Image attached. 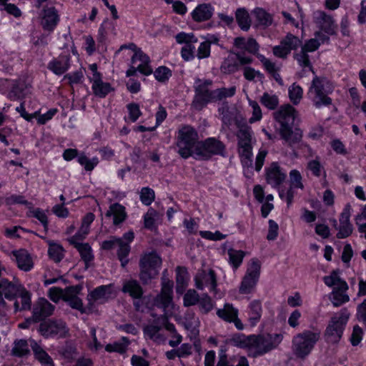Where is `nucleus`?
<instances>
[{
    "instance_id": "f257e3e1",
    "label": "nucleus",
    "mask_w": 366,
    "mask_h": 366,
    "mask_svg": "<svg viewBox=\"0 0 366 366\" xmlns=\"http://www.w3.org/2000/svg\"><path fill=\"white\" fill-rule=\"evenodd\" d=\"M213 81L211 79L197 78L194 81V97L192 103V107L200 111L210 102H216L223 99L231 97L236 92L235 86L212 89Z\"/></svg>"
},
{
    "instance_id": "f03ea898",
    "label": "nucleus",
    "mask_w": 366,
    "mask_h": 366,
    "mask_svg": "<svg viewBox=\"0 0 366 366\" xmlns=\"http://www.w3.org/2000/svg\"><path fill=\"white\" fill-rule=\"evenodd\" d=\"M296 113L295 109L290 104L282 106L274 113V119L280 124V136L290 147L300 143L302 138V130L294 127Z\"/></svg>"
},
{
    "instance_id": "7ed1b4c3",
    "label": "nucleus",
    "mask_w": 366,
    "mask_h": 366,
    "mask_svg": "<svg viewBox=\"0 0 366 366\" xmlns=\"http://www.w3.org/2000/svg\"><path fill=\"white\" fill-rule=\"evenodd\" d=\"M281 334H262L259 335L243 336L239 345L248 347L254 352V356L262 355L276 348L282 340Z\"/></svg>"
},
{
    "instance_id": "20e7f679",
    "label": "nucleus",
    "mask_w": 366,
    "mask_h": 366,
    "mask_svg": "<svg viewBox=\"0 0 366 366\" xmlns=\"http://www.w3.org/2000/svg\"><path fill=\"white\" fill-rule=\"evenodd\" d=\"M237 132L238 153L242 163L245 167L252 165V128L246 124H237Z\"/></svg>"
},
{
    "instance_id": "39448f33",
    "label": "nucleus",
    "mask_w": 366,
    "mask_h": 366,
    "mask_svg": "<svg viewBox=\"0 0 366 366\" xmlns=\"http://www.w3.org/2000/svg\"><path fill=\"white\" fill-rule=\"evenodd\" d=\"M323 281L327 286L334 287L329 297L334 307H340L350 301V297L347 294L348 285L340 278L337 271L333 270L330 275L324 277Z\"/></svg>"
},
{
    "instance_id": "423d86ee",
    "label": "nucleus",
    "mask_w": 366,
    "mask_h": 366,
    "mask_svg": "<svg viewBox=\"0 0 366 366\" xmlns=\"http://www.w3.org/2000/svg\"><path fill=\"white\" fill-rule=\"evenodd\" d=\"M333 87L325 77L315 76L312 79L308 94L311 95L316 107L332 104V99L328 97Z\"/></svg>"
},
{
    "instance_id": "0eeeda50",
    "label": "nucleus",
    "mask_w": 366,
    "mask_h": 366,
    "mask_svg": "<svg viewBox=\"0 0 366 366\" xmlns=\"http://www.w3.org/2000/svg\"><path fill=\"white\" fill-rule=\"evenodd\" d=\"M350 316V312L345 307L331 317L324 334L327 342L330 344L339 342Z\"/></svg>"
},
{
    "instance_id": "6e6552de",
    "label": "nucleus",
    "mask_w": 366,
    "mask_h": 366,
    "mask_svg": "<svg viewBox=\"0 0 366 366\" xmlns=\"http://www.w3.org/2000/svg\"><path fill=\"white\" fill-rule=\"evenodd\" d=\"M320 331L305 330L297 334L292 340L294 354L300 358H305L313 349L316 342L320 340Z\"/></svg>"
},
{
    "instance_id": "1a4fd4ad",
    "label": "nucleus",
    "mask_w": 366,
    "mask_h": 366,
    "mask_svg": "<svg viewBox=\"0 0 366 366\" xmlns=\"http://www.w3.org/2000/svg\"><path fill=\"white\" fill-rule=\"evenodd\" d=\"M198 142L197 131L189 125L183 126L178 132V152L183 158L193 156L194 148Z\"/></svg>"
},
{
    "instance_id": "9d476101",
    "label": "nucleus",
    "mask_w": 366,
    "mask_h": 366,
    "mask_svg": "<svg viewBox=\"0 0 366 366\" xmlns=\"http://www.w3.org/2000/svg\"><path fill=\"white\" fill-rule=\"evenodd\" d=\"M224 144L215 138H208L197 144L193 156L196 159H209L213 155L222 154Z\"/></svg>"
},
{
    "instance_id": "9b49d317",
    "label": "nucleus",
    "mask_w": 366,
    "mask_h": 366,
    "mask_svg": "<svg viewBox=\"0 0 366 366\" xmlns=\"http://www.w3.org/2000/svg\"><path fill=\"white\" fill-rule=\"evenodd\" d=\"M252 61L253 59L247 56L244 51H231L222 63L220 70L224 74H232L239 69L240 65L250 64Z\"/></svg>"
},
{
    "instance_id": "f8f14e48",
    "label": "nucleus",
    "mask_w": 366,
    "mask_h": 366,
    "mask_svg": "<svg viewBox=\"0 0 366 366\" xmlns=\"http://www.w3.org/2000/svg\"><path fill=\"white\" fill-rule=\"evenodd\" d=\"M261 263L256 259H252L247 272L242 281L239 292L242 294H249L256 285L260 274Z\"/></svg>"
},
{
    "instance_id": "ddd939ff",
    "label": "nucleus",
    "mask_w": 366,
    "mask_h": 366,
    "mask_svg": "<svg viewBox=\"0 0 366 366\" xmlns=\"http://www.w3.org/2000/svg\"><path fill=\"white\" fill-rule=\"evenodd\" d=\"M38 330L45 337L54 335L64 337L68 332L66 323L61 320L44 321L40 323Z\"/></svg>"
},
{
    "instance_id": "4468645a",
    "label": "nucleus",
    "mask_w": 366,
    "mask_h": 366,
    "mask_svg": "<svg viewBox=\"0 0 366 366\" xmlns=\"http://www.w3.org/2000/svg\"><path fill=\"white\" fill-rule=\"evenodd\" d=\"M54 308V306L45 298H39L33 306L31 315L33 322H39L51 316Z\"/></svg>"
},
{
    "instance_id": "2eb2a0df",
    "label": "nucleus",
    "mask_w": 366,
    "mask_h": 366,
    "mask_svg": "<svg viewBox=\"0 0 366 366\" xmlns=\"http://www.w3.org/2000/svg\"><path fill=\"white\" fill-rule=\"evenodd\" d=\"M112 295V285L97 287L87 295L88 307L92 308L95 304H104L111 298Z\"/></svg>"
},
{
    "instance_id": "dca6fc26",
    "label": "nucleus",
    "mask_w": 366,
    "mask_h": 366,
    "mask_svg": "<svg viewBox=\"0 0 366 366\" xmlns=\"http://www.w3.org/2000/svg\"><path fill=\"white\" fill-rule=\"evenodd\" d=\"M82 289L81 285L70 286L64 290L63 300L66 302L70 307L79 310L81 313L86 312L83 307L81 300L78 297L79 293Z\"/></svg>"
},
{
    "instance_id": "f3484780",
    "label": "nucleus",
    "mask_w": 366,
    "mask_h": 366,
    "mask_svg": "<svg viewBox=\"0 0 366 366\" xmlns=\"http://www.w3.org/2000/svg\"><path fill=\"white\" fill-rule=\"evenodd\" d=\"M350 206L347 205L340 214L339 219V225L336 230L338 232L336 237L338 239H345L350 237L353 232V226L350 222Z\"/></svg>"
},
{
    "instance_id": "a211bd4d",
    "label": "nucleus",
    "mask_w": 366,
    "mask_h": 366,
    "mask_svg": "<svg viewBox=\"0 0 366 366\" xmlns=\"http://www.w3.org/2000/svg\"><path fill=\"white\" fill-rule=\"evenodd\" d=\"M313 20L317 26L325 33L333 35L335 34L336 25L332 17L325 11H316L313 13Z\"/></svg>"
},
{
    "instance_id": "6ab92c4d",
    "label": "nucleus",
    "mask_w": 366,
    "mask_h": 366,
    "mask_svg": "<svg viewBox=\"0 0 366 366\" xmlns=\"http://www.w3.org/2000/svg\"><path fill=\"white\" fill-rule=\"evenodd\" d=\"M21 286L20 284L14 283L6 279H1L0 280V305L6 306L4 297L9 300L15 299Z\"/></svg>"
},
{
    "instance_id": "aec40b11",
    "label": "nucleus",
    "mask_w": 366,
    "mask_h": 366,
    "mask_svg": "<svg viewBox=\"0 0 366 366\" xmlns=\"http://www.w3.org/2000/svg\"><path fill=\"white\" fill-rule=\"evenodd\" d=\"M195 285L199 290H203L205 287H207L210 291H214L217 287L214 272L212 269H210L208 272L204 270L199 272L195 277Z\"/></svg>"
},
{
    "instance_id": "412c9836",
    "label": "nucleus",
    "mask_w": 366,
    "mask_h": 366,
    "mask_svg": "<svg viewBox=\"0 0 366 366\" xmlns=\"http://www.w3.org/2000/svg\"><path fill=\"white\" fill-rule=\"evenodd\" d=\"M41 25L44 30L52 31L57 25L59 18L54 7H45L41 14Z\"/></svg>"
},
{
    "instance_id": "4be33fe9",
    "label": "nucleus",
    "mask_w": 366,
    "mask_h": 366,
    "mask_svg": "<svg viewBox=\"0 0 366 366\" xmlns=\"http://www.w3.org/2000/svg\"><path fill=\"white\" fill-rule=\"evenodd\" d=\"M30 347L35 360H37L41 366H54L52 358L39 342L34 340H30Z\"/></svg>"
},
{
    "instance_id": "5701e85b",
    "label": "nucleus",
    "mask_w": 366,
    "mask_h": 366,
    "mask_svg": "<svg viewBox=\"0 0 366 366\" xmlns=\"http://www.w3.org/2000/svg\"><path fill=\"white\" fill-rule=\"evenodd\" d=\"M286 174L281 171L277 163L273 162L268 168L266 179L274 187H279L285 179Z\"/></svg>"
},
{
    "instance_id": "b1692460",
    "label": "nucleus",
    "mask_w": 366,
    "mask_h": 366,
    "mask_svg": "<svg viewBox=\"0 0 366 366\" xmlns=\"http://www.w3.org/2000/svg\"><path fill=\"white\" fill-rule=\"evenodd\" d=\"M137 61H141L138 66V71L144 75H149L152 73V69L149 65V58L139 48H138L132 57V63L134 64Z\"/></svg>"
},
{
    "instance_id": "393cba45",
    "label": "nucleus",
    "mask_w": 366,
    "mask_h": 366,
    "mask_svg": "<svg viewBox=\"0 0 366 366\" xmlns=\"http://www.w3.org/2000/svg\"><path fill=\"white\" fill-rule=\"evenodd\" d=\"M213 11L210 4H201L194 9L192 16L194 21L197 22L207 21L212 16Z\"/></svg>"
},
{
    "instance_id": "a878e982",
    "label": "nucleus",
    "mask_w": 366,
    "mask_h": 366,
    "mask_svg": "<svg viewBox=\"0 0 366 366\" xmlns=\"http://www.w3.org/2000/svg\"><path fill=\"white\" fill-rule=\"evenodd\" d=\"M69 67V56H60L50 61L48 64V69L52 71L56 75L64 74Z\"/></svg>"
},
{
    "instance_id": "bb28decb",
    "label": "nucleus",
    "mask_w": 366,
    "mask_h": 366,
    "mask_svg": "<svg viewBox=\"0 0 366 366\" xmlns=\"http://www.w3.org/2000/svg\"><path fill=\"white\" fill-rule=\"evenodd\" d=\"M91 81L92 82V89L96 97L104 98L112 90L110 84L104 82L98 74H96L94 79Z\"/></svg>"
},
{
    "instance_id": "cd10ccee",
    "label": "nucleus",
    "mask_w": 366,
    "mask_h": 366,
    "mask_svg": "<svg viewBox=\"0 0 366 366\" xmlns=\"http://www.w3.org/2000/svg\"><path fill=\"white\" fill-rule=\"evenodd\" d=\"M105 215L107 217L114 216L113 223L114 225H118L123 222L127 217L124 207L119 203L111 204Z\"/></svg>"
},
{
    "instance_id": "c85d7f7f",
    "label": "nucleus",
    "mask_w": 366,
    "mask_h": 366,
    "mask_svg": "<svg viewBox=\"0 0 366 366\" xmlns=\"http://www.w3.org/2000/svg\"><path fill=\"white\" fill-rule=\"evenodd\" d=\"M122 291L124 293H128L134 299H141L144 294L142 286L135 280L125 281Z\"/></svg>"
},
{
    "instance_id": "c756f323",
    "label": "nucleus",
    "mask_w": 366,
    "mask_h": 366,
    "mask_svg": "<svg viewBox=\"0 0 366 366\" xmlns=\"http://www.w3.org/2000/svg\"><path fill=\"white\" fill-rule=\"evenodd\" d=\"M18 267L25 272L29 271L33 267V262L27 251L21 249L13 252Z\"/></svg>"
},
{
    "instance_id": "7c9ffc66",
    "label": "nucleus",
    "mask_w": 366,
    "mask_h": 366,
    "mask_svg": "<svg viewBox=\"0 0 366 366\" xmlns=\"http://www.w3.org/2000/svg\"><path fill=\"white\" fill-rule=\"evenodd\" d=\"M17 296L21 300V306L16 300L14 302L15 311L29 310L31 306V294L22 285L20 287Z\"/></svg>"
},
{
    "instance_id": "2f4dec72",
    "label": "nucleus",
    "mask_w": 366,
    "mask_h": 366,
    "mask_svg": "<svg viewBox=\"0 0 366 366\" xmlns=\"http://www.w3.org/2000/svg\"><path fill=\"white\" fill-rule=\"evenodd\" d=\"M94 219V214L92 212L87 213L82 220L81 226L79 232L71 237L70 242H74L76 239H84L86 235L89 233V225Z\"/></svg>"
},
{
    "instance_id": "473e14b6",
    "label": "nucleus",
    "mask_w": 366,
    "mask_h": 366,
    "mask_svg": "<svg viewBox=\"0 0 366 366\" xmlns=\"http://www.w3.org/2000/svg\"><path fill=\"white\" fill-rule=\"evenodd\" d=\"M157 323H161L162 326H164L167 330L172 333L173 338H177V340L169 341V345L171 347H175L181 343L182 340V335L177 332L174 325L172 323L168 322L167 317L162 316L157 319Z\"/></svg>"
},
{
    "instance_id": "72a5a7b5",
    "label": "nucleus",
    "mask_w": 366,
    "mask_h": 366,
    "mask_svg": "<svg viewBox=\"0 0 366 366\" xmlns=\"http://www.w3.org/2000/svg\"><path fill=\"white\" fill-rule=\"evenodd\" d=\"M154 325H147L144 327V332L146 336L157 343L164 342V337L159 333L162 328L161 323H157V320H154Z\"/></svg>"
},
{
    "instance_id": "f704fd0d",
    "label": "nucleus",
    "mask_w": 366,
    "mask_h": 366,
    "mask_svg": "<svg viewBox=\"0 0 366 366\" xmlns=\"http://www.w3.org/2000/svg\"><path fill=\"white\" fill-rule=\"evenodd\" d=\"M30 354L29 346L27 340L20 339L14 342L11 355L17 357H22Z\"/></svg>"
},
{
    "instance_id": "c9c22d12",
    "label": "nucleus",
    "mask_w": 366,
    "mask_h": 366,
    "mask_svg": "<svg viewBox=\"0 0 366 366\" xmlns=\"http://www.w3.org/2000/svg\"><path fill=\"white\" fill-rule=\"evenodd\" d=\"M79 239L75 240L74 242H70L74 244V247L78 249L80 253L81 259L85 262L86 268L89 267V262L94 259V256L92 253V248L88 243H79Z\"/></svg>"
},
{
    "instance_id": "e433bc0d",
    "label": "nucleus",
    "mask_w": 366,
    "mask_h": 366,
    "mask_svg": "<svg viewBox=\"0 0 366 366\" xmlns=\"http://www.w3.org/2000/svg\"><path fill=\"white\" fill-rule=\"evenodd\" d=\"M162 264L161 258L155 253H149L142 257L139 262V267L157 269Z\"/></svg>"
},
{
    "instance_id": "4c0bfd02",
    "label": "nucleus",
    "mask_w": 366,
    "mask_h": 366,
    "mask_svg": "<svg viewBox=\"0 0 366 366\" xmlns=\"http://www.w3.org/2000/svg\"><path fill=\"white\" fill-rule=\"evenodd\" d=\"M176 272V291L177 293L182 294L187 285L188 273L186 268L179 266L177 267Z\"/></svg>"
},
{
    "instance_id": "58836bf2",
    "label": "nucleus",
    "mask_w": 366,
    "mask_h": 366,
    "mask_svg": "<svg viewBox=\"0 0 366 366\" xmlns=\"http://www.w3.org/2000/svg\"><path fill=\"white\" fill-rule=\"evenodd\" d=\"M217 315L224 321L232 322L234 317H237L238 310L234 308L232 305L225 304L222 309H219L217 311Z\"/></svg>"
},
{
    "instance_id": "ea45409f",
    "label": "nucleus",
    "mask_w": 366,
    "mask_h": 366,
    "mask_svg": "<svg viewBox=\"0 0 366 366\" xmlns=\"http://www.w3.org/2000/svg\"><path fill=\"white\" fill-rule=\"evenodd\" d=\"M249 320L252 326H254L261 318L262 306L259 302L253 301L249 305Z\"/></svg>"
},
{
    "instance_id": "a19ab883",
    "label": "nucleus",
    "mask_w": 366,
    "mask_h": 366,
    "mask_svg": "<svg viewBox=\"0 0 366 366\" xmlns=\"http://www.w3.org/2000/svg\"><path fill=\"white\" fill-rule=\"evenodd\" d=\"M229 262L234 269H237L242 262L245 252L242 250H236L230 248L227 251Z\"/></svg>"
},
{
    "instance_id": "79ce46f5",
    "label": "nucleus",
    "mask_w": 366,
    "mask_h": 366,
    "mask_svg": "<svg viewBox=\"0 0 366 366\" xmlns=\"http://www.w3.org/2000/svg\"><path fill=\"white\" fill-rule=\"evenodd\" d=\"M237 21L242 30L247 31L251 25L249 14L244 9H239L236 11Z\"/></svg>"
},
{
    "instance_id": "37998d69",
    "label": "nucleus",
    "mask_w": 366,
    "mask_h": 366,
    "mask_svg": "<svg viewBox=\"0 0 366 366\" xmlns=\"http://www.w3.org/2000/svg\"><path fill=\"white\" fill-rule=\"evenodd\" d=\"M48 254L54 262H59L64 257V249L58 244L49 242Z\"/></svg>"
},
{
    "instance_id": "c03bdc74",
    "label": "nucleus",
    "mask_w": 366,
    "mask_h": 366,
    "mask_svg": "<svg viewBox=\"0 0 366 366\" xmlns=\"http://www.w3.org/2000/svg\"><path fill=\"white\" fill-rule=\"evenodd\" d=\"M117 246H119L117 255L121 262V265L125 267L129 262L127 257L130 252V246L128 242H125L122 239H120V242H119Z\"/></svg>"
},
{
    "instance_id": "a18cd8bd",
    "label": "nucleus",
    "mask_w": 366,
    "mask_h": 366,
    "mask_svg": "<svg viewBox=\"0 0 366 366\" xmlns=\"http://www.w3.org/2000/svg\"><path fill=\"white\" fill-rule=\"evenodd\" d=\"M260 103L270 110L275 109L279 104V99L277 95L264 92L261 97Z\"/></svg>"
},
{
    "instance_id": "49530a36",
    "label": "nucleus",
    "mask_w": 366,
    "mask_h": 366,
    "mask_svg": "<svg viewBox=\"0 0 366 366\" xmlns=\"http://www.w3.org/2000/svg\"><path fill=\"white\" fill-rule=\"evenodd\" d=\"M160 217L158 212L150 207L144 217V227L149 229L154 228L155 222Z\"/></svg>"
},
{
    "instance_id": "de8ad7c7",
    "label": "nucleus",
    "mask_w": 366,
    "mask_h": 366,
    "mask_svg": "<svg viewBox=\"0 0 366 366\" xmlns=\"http://www.w3.org/2000/svg\"><path fill=\"white\" fill-rule=\"evenodd\" d=\"M254 14L258 23L264 26H269L272 23V16L262 9L257 8L254 10Z\"/></svg>"
},
{
    "instance_id": "09e8293b",
    "label": "nucleus",
    "mask_w": 366,
    "mask_h": 366,
    "mask_svg": "<svg viewBox=\"0 0 366 366\" xmlns=\"http://www.w3.org/2000/svg\"><path fill=\"white\" fill-rule=\"evenodd\" d=\"M172 302V293L162 292L155 297L154 304L159 307L166 309L169 307V305Z\"/></svg>"
},
{
    "instance_id": "8fccbe9b",
    "label": "nucleus",
    "mask_w": 366,
    "mask_h": 366,
    "mask_svg": "<svg viewBox=\"0 0 366 366\" xmlns=\"http://www.w3.org/2000/svg\"><path fill=\"white\" fill-rule=\"evenodd\" d=\"M158 270L140 267L139 278L144 285L149 284L151 280L158 275Z\"/></svg>"
},
{
    "instance_id": "3c124183",
    "label": "nucleus",
    "mask_w": 366,
    "mask_h": 366,
    "mask_svg": "<svg viewBox=\"0 0 366 366\" xmlns=\"http://www.w3.org/2000/svg\"><path fill=\"white\" fill-rule=\"evenodd\" d=\"M282 44L288 49L290 52L291 50H295L302 45L301 40L292 34H287L285 39L282 40Z\"/></svg>"
},
{
    "instance_id": "603ef678",
    "label": "nucleus",
    "mask_w": 366,
    "mask_h": 366,
    "mask_svg": "<svg viewBox=\"0 0 366 366\" xmlns=\"http://www.w3.org/2000/svg\"><path fill=\"white\" fill-rule=\"evenodd\" d=\"M4 201L6 204L8 206L13 204H23L30 208L32 205L31 202L25 199V197L23 195L12 194L6 197Z\"/></svg>"
},
{
    "instance_id": "864d4df0",
    "label": "nucleus",
    "mask_w": 366,
    "mask_h": 366,
    "mask_svg": "<svg viewBox=\"0 0 366 366\" xmlns=\"http://www.w3.org/2000/svg\"><path fill=\"white\" fill-rule=\"evenodd\" d=\"M155 194L152 189L149 187H143L140 192V199L141 202L149 206L152 204V202L154 200Z\"/></svg>"
},
{
    "instance_id": "5fc2aeb1",
    "label": "nucleus",
    "mask_w": 366,
    "mask_h": 366,
    "mask_svg": "<svg viewBox=\"0 0 366 366\" xmlns=\"http://www.w3.org/2000/svg\"><path fill=\"white\" fill-rule=\"evenodd\" d=\"M156 79L160 82H165L172 76V71L167 66H159L154 72Z\"/></svg>"
},
{
    "instance_id": "6e6d98bb",
    "label": "nucleus",
    "mask_w": 366,
    "mask_h": 366,
    "mask_svg": "<svg viewBox=\"0 0 366 366\" xmlns=\"http://www.w3.org/2000/svg\"><path fill=\"white\" fill-rule=\"evenodd\" d=\"M302 89L295 84L289 88V97L293 104H297L302 97Z\"/></svg>"
},
{
    "instance_id": "4d7b16f0",
    "label": "nucleus",
    "mask_w": 366,
    "mask_h": 366,
    "mask_svg": "<svg viewBox=\"0 0 366 366\" xmlns=\"http://www.w3.org/2000/svg\"><path fill=\"white\" fill-rule=\"evenodd\" d=\"M183 300L185 307H190L198 303L199 296L194 290H189L184 295Z\"/></svg>"
},
{
    "instance_id": "13d9d810",
    "label": "nucleus",
    "mask_w": 366,
    "mask_h": 366,
    "mask_svg": "<svg viewBox=\"0 0 366 366\" xmlns=\"http://www.w3.org/2000/svg\"><path fill=\"white\" fill-rule=\"evenodd\" d=\"M198 303L199 310L204 314L208 313L213 309L212 299L207 295H204L199 298Z\"/></svg>"
},
{
    "instance_id": "bf43d9fd",
    "label": "nucleus",
    "mask_w": 366,
    "mask_h": 366,
    "mask_svg": "<svg viewBox=\"0 0 366 366\" xmlns=\"http://www.w3.org/2000/svg\"><path fill=\"white\" fill-rule=\"evenodd\" d=\"M243 75L248 81H253L257 77L259 81H262L264 78L263 74L250 66H245L244 68Z\"/></svg>"
},
{
    "instance_id": "052dcab7",
    "label": "nucleus",
    "mask_w": 366,
    "mask_h": 366,
    "mask_svg": "<svg viewBox=\"0 0 366 366\" xmlns=\"http://www.w3.org/2000/svg\"><path fill=\"white\" fill-rule=\"evenodd\" d=\"M24 85L23 84H15L9 93V97L11 100H16L24 97Z\"/></svg>"
},
{
    "instance_id": "680f3d73",
    "label": "nucleus",
    "mask_w": 366,
    "mask_h": 366,
    "mask_svg": "<svg viewBox=\"0 0 366 366\" xmlns=\"http://www.w3.org/2000/svg\"><path fill=\"white\" fill-rule=\"evenodd\" d=\"M290 182L292 187L299 188L302 189L304 188L302 182V176L300 173L296 170H292L290 173Z\"/></svg>"
},
{
    "instance_id": "e2e57ef3",
    "label": "nucleus",
    "mask_w": 366,
    "mask_h": 366,
    "mask_svg": "<svg viewBox=\"0 0 366 366\" xmlns=\"http://www.w3.org/2000/svg\"><path fill=\"white\" fill-rule=\"evenodd\" d=\"M295 59L298 61L299 64L302 67H310V69L312 71V66L310 64L309 56L307 52L301 49L300 53L295 55Z\"/></svg>"
},
{
    "instance_id": "0e129e2a",
    "label": "nucleus",
    "mask_w": 366,
    "mask_h": 366,
    "mask_svg": "<svg viewBox=\"0 0 366 366\" xmlns=\"http://www.w3.org/2000/svg\"><path fill=\"white\" fill-rule=\"evenodd\" d=\"M78 162L81 165L84 167L86 171H92L98 163L97 158L89 159L84 155L79 157Z\"/></svg>"
},
{
    "instance_id": "69168bd1",
    "label": "nucleus",
    "mask_w": 366,
    "mask_h": 366,
    "mask_svg": "<svg viewBox=\"0 0 366 366\" xmlns=\"http://www.w3.org/2000/svg\"><path fill=\"white\" fill-rule=\"evenodd\" d=\"M176 40L179 44L184 43L185 44L195 43L197 41V39L192 33L186 34L184 32L177 34L176 36Z\"/></svg>"
},
{
    "instance_id": "338daca9",
    "label": "nucleus",
    "mask_w": 366,
    "mask_h": 366,
    "mask_svg": "<svg viewBox=\"0 0 366 366\" xmlns=\"http://www.w3.org/2000/svg\"><path fill=\"white\" fill-rule=\"evenodd\" d=\"M259 46L257 41L253 38H249L245 46H244V51H247L249 54H254L257 57V55L259 54L258 53Z\"/></svg>"
},
{
    "instance_id": "774afa93",
    "label": "nucleus",
    "mask_w": 366,
    "mask_h": 366,
    "mask_svg": "<svg viewBox=\"0 0 366 366\" xmlns=\"http://www.w3.org/2000/svg\"><path fill=\"white\" fill-rule=\"evenodd\" d=\"M127 107L129 111L130 120L132 122H135L142 114L139 106L136 103H131Z\"/></svg>"
}]
</instances>
